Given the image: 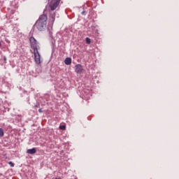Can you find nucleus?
Wrapping results in <instances>:
<instances>
[{
  "label": "nucleus",
  "mask_w": 179,
  "mask_h": 179,
  "mask_svg": "<svg viewBox=\"0 0 179 179\" xmlns=\"http://www.w3.org/2000/svg\"><path fill=\"white\" fill-rule=\"evenodd\" d=\"M31 48L34 50V59L37 64H41V55L39 54L38 50L40 49V46L37 41L34 38L31 37L29 38Z\"/></svg>",
  "instance_id": "nucleus-1"
},
{
  "label": "nucleus",
  "mask_w": 179,
  "mask_h": 179,
  "mask_svg": "<svg viewBox=\"0 0 179 179\" xmlns=\"http://www.w3.org/2000/svg\"><path fill=\"white\" fill-rule=\"evenodd\" d=\"M48 17L46 15H42L36 21L35 26L39 31H43L46 27Z\"/></svg>",
  "instance_id": "nucleus-2"
},
{
  "label": "nucleus",
  "mask_w": 179,
  "mask_h": 179,
  "mask_svg": "<svg viewBox=\"0 0 179 179\" xmlns=\"http://www.w3.org/2000/svg\"><path fill=\"white\" fill-rule=\"evenodd\" d=\"M61 0H52L50 3L51 10H55L59 6Z\"/></svg>",
  "instance_id": "nucleus-3"
},
{
  "label": "nucleus",
  "mask_w": 179,
  "mask_h": 179,
  "mask_svg": "<svg viewBox=\"0 0 179 179\" xmlns=\"http://www.w3.org/2000/svg\"><path fill=\"white\" fill-rule=\"evenodd\" d=\"M83 67L82 66L81 64H76L75 66V71L78 73V74H81L83 71Z\"/></svg>",
  "instance_id": "nucleus-4"
},
{
  "label": "nucleus",
  "mask_w": 179,
  "mask_h": 179,
  "mask_svg": "<svg viewBox=\"0 0 179 179\" xmlns=\"http://www.w3.org/2000/svg\"><path fill=\"white\" fill-rule=\"evenodd\" d=\"M36 150L35 148H32V149H29L27 150V153L29 155H34V153H36Z\"/></svg>",
  "instance_id": "nucleus-5"
},
{
  "label": "nucleus",
  "mask_w": 179,
  "mask_h": 179,
  "mask_svg": "<svg viewBox=\"0 0 179 179\" xmlns=\"http://www.w3.org/2000/svg\"><path fill=\"white\" fill-rule=\"evenodd\" d=\"M65 64L66 65H70L71 64V59L69 57H67L65 61H64Z\"/></svg>",
  "instance_id": "nucleus-6"
},
{
  "label": "nucleus",
  "mask_w": 179,
  "mask_h": 179,
  "mask_svg": "<svg viewBox=\"0 0 179 179\" xmlns=\"http://www.w3.org/2000/svg\"><path fill=\"white\" fill-rule=\"evenodd\" d=\"M4 135V131L2 128H0V136L2 137Z\"/></svg>",
  "instance_id": "nucleus-7"
},
{
  "label": "nucleus",
  "mask_w": 179,
  "mask_h": 179,
  "mask_svg": "<svg viewBox=\"0 0 179 179\" xmlns=\"http://www.w3.org/2000/svg\"><path fill=\"white\" fill-rule=\"evenodd\" d=\"M59 129H62L63 131H64L66 129V126L65 125L59 126Z\"/></svg>",
  "instance_id": "nucleus-8"
},
{
  "label": "nucleus",
  "mask_w": 179,
  "mask_h": 179,
  "mask_svg": "<svg viewBox=\"0 0 179 179\" xmlns=\"http://www.w3.org/2000/svg\"><path fill=\"white\" fill-rule=\"evenodd\" d=\"M86 42H87V43L90 44V43H91V39L89 38H86Z\"/></svg>",
  "instance_id": "nucleus-9"
},
{
  "label": "nucleus",
  "mask_w": 179,
  "mask_h": 179,
  "mask_svg": "<svg viewBox=\"0 0 179 179\" xmlns=\"http://www.w3.org/2000/svg\"><path fill=\"white\" fill-rule=\"evenodd\" d=\"M9 164H10L12 167H13L14 166V164L11 162L9 163Z\"/></svg>",
  "instance_id": "nucleus-10"
},
{
  "label": "nucleus",
  "mask_w": 179,
  "mask_h": 179,
  "mask_svg": "<svg viewBox=\"0 0 179 179\" xmlns=\"http://www.w3.org/2000/svg\"><path fill=\"white\" fill-rule=\"evenodd\" d=\"M38 111H39V113H42V112H43V110H42L41 108H40V109L38 110Z\"/></svg>",
  "instance_id": "nucleus-11"
},
{
  "label": "nucleus",
  "mask_w": 179,
  "mask_h": 179,
  "mask_svg": "<svg viewBox=\"0 0 179 179\" xmlns=\"http://www.w3.org/2000/svg\"><path fill=\"white\" fill-rule=\"evenodd\" d=\"M3 59H4V61H6V57H3Z\"/></svg>",
  "instance_id": "nucleus-12"
},
{
  "label": "nucleus",
  "mask_w": 179,
  "mask_h": 179,
  "mask_svg": "<svg viewBox=\"0 0 179 179\" xmlns=\"http://www.w3.org/2000/svg\"><path fill=\"white\" fill-rule=\"evenodd\" d=\"M55 179H62V178H56Z\"/></svg>",
  "instance_id": "nucleus-13"
},
{
  "label": "nucleus",
  "mask_w": 179,
  "mask_h": 179,
  "mask_svg": "<svg viewBox=\"0 0 179 179\" xmlns=\"http://www.w3.org/2000/svg\"><path fill=\"white\" fill-rule=\"evenodd\" d=\"M0 47H1V43H0Z\"/></svg>",
  "instance_id": "nucleus-14"
}]
</instances>
